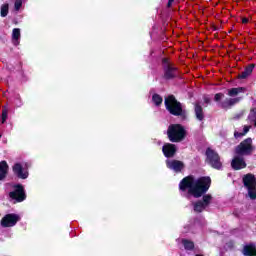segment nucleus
Masks as SVG:
<instances>
[{
  "label": "nucleus",
  "instance_id": "nucleus-1",
  "mask_svg": "<svg viewBox=\"0 0 256 256\" xmlns=\"http://www.w3.org/2000/svg\"><path fill=\"white\" fill-rule=\"evenodd\" d=\"M210 188L211 177L209 176H201L198 179H195V176L188 175L179 183V190L182 191V193L188 191V195H192L194 199L202 197V200H197L192 204L194 213H203L207 207L211 205L213 196L211 194H207V191H209Z\"/></svg>",
  "mask_w": 256,
  "mask_h": 256
},
{
  "label": "nucleus",
  "instance_id": "nucleus-2",
  "mask_svg": "<svg viewBox=\"0 0 256 256\" xmlns=\"http://www.w3.org/2000/svg\"><path fill=\"white\" fill-rule=\"evenodd\" d=\"M166 110L174 117H180L182 121L187 120V110L183 109V104L177 100L175 95L170 94L164 99Z\"/></svg>",
  "mask_w": 256,
  "mask_h": 256
},
{
  "label": "nucleus",
  "instance_id": "nucleus-3",
  "mask_svg": "<svg viewBox=\"0 0 256 256\" xmlns=\"http://www.w3.org/2000/svg\"><path fill=\"white\" fill-rule=\"evenodd\" d=\"M167 137L170 143H181L187 137V130L181 124H170L167 129Z\"/></svg>",
  "mask_w": 256,
  "mask_h": 256
},
{
  "label": "nucleus",
  "instance_id": "nucleus-4",
  "mask_svg": "<svg viewBox=\"0 0 256 256\" xmlns=\"http://www.w3.org/2000/svg\"><path fill=\"white\" fill-rule=\"evenodd\" d=\"M221 99L224 100L221 101ZM242 99L243 97L225 98V94L221 92L214 95L215 103L218 104L220 109H224L225 111L231 109L232 107H234V105H237V103H240Z\"/></svg>",
  "mask_w": 256,
  "mask_h": 256
},
{
  "label": "nucleus",
  "instance_id": "nucleus-5",
  "mask_svg": "<svg viewBox=\"0 0 256 256\" xmlns=\"http://www.w3.org/2000/svg\"><path fill=\"white\" fill-rule=\"evenodd\" d=\"M162 69L165 81H172V79L179 77V68L172 64L169 58H162Z\"/></svg>",
  "mask_w": 256,
  "mask_h": 256
},
{
  "label": "nucleus",
  "instance_id": "nucleus-6",
  "mask_svg": "<svg viewBox=\"0 0 256 256\" xmlns=\"http://www.w3.org/2000/svg\"><path fill=\"white\" fill-rule=\"evenodd\" d=\"M206 160L205 162L212 167V169H216L217 171H221L223 169V162L221 161V156L219 153L210 147L206 149L205 152Z\"/></svg>",
  "mask_w": 256,
  "mask_h": 256
},
{
  "label": "nucleus",
  "instance_id": "nucleus-7",
  "mask_svg": "<svg viewBox=\"0 0 256 256\" xmlns=\"http://www.w3.org/2000/svg\"><path fill=\"white\" fill-rule=\"evenodd\" d=\"M242 182L248 191V197H250L253 201L256 199V177L248 173L242 177Z\"/></svg>",
  "mask_w": 256,
  "mask_h": 256
},
{
  "label": "nucleus",
  "instance_id": "nucleus-8",
  "mask_svg": "<svg viewBox=\"0 0 256 256\" xmlns=\"http://www.w3.org/2000/svg\"><path fill=\"white\" fill-rule=\"evenodd\" d=\"M255 151V146H253V139L246 138L234 149L236 155H251Z\"/></svg>",
  "mask_w": 256,
  "mask_h": 256
},
{
  "label": "nucleus",
  "instance_id": "nucleus-9",
  "mask_svg": "<svg viewBox=\"0 0 256 256\" xmlns=\"http://www.w3.org/2000/svg\"><path fill=\"white\" fill-rule=\"evenodd\" d=\"M14 190L9 192V198L16 203H23L27 199V194L25 193V187L23 184H16L13 186Z\"/></svg>",
  "mask_w": 256,
  "mask_h": 256
},
{
  "label": "nucleus",
  "instance_id": "nucleus-10",
  "mask_svg": "<svg viewBox=\"0 0 256 256\" xmlns=\"http://www.w3.org/2000/svg\"><path fill=\"white\" fill-rule=\"evenodd\" d=\"M20 217L17 214H6L2 219H1V226L2 227H15L17 223L20 221Z\"/></svg>",
  "mask_w": 256,
  "mask_h": 256
},
{
  "label": "nucleus",
  "instance_id": "nucleus-11",
  "mask_svg": "<svg viewBox=\"0 0 256 256\" xmlns=\"http://www.w3.org/2000/svg\"><path fill=\"white\" fill-rule=\"evenodd\" d=\"M12 172L17 179H27L29 177V171L25 170L23 168V165L21 163H15L12 166Z\"/></svg>",
  "mask_w": 256,
  "mask_h": 256
},
{
  "label": "nucleus",
  "instance_id": "nucleus-12",
  "mask_svg": "<svg viewBox=\"0 0 256 256\" xmlns=\"http://www.w3.org/2000/svg\"><path fill=\"white\" fill-rule=\"evenodd\" d=\"M162 153L167 159H171L177 155V146L173 143H165L162 146Z\"/></svg>",
  "mask_w": 256,
  "mask_h": 256
},
{
  "label": "nucleus",
  "instance_id": "nucleus-13",
  "mask_svg": "<svg viewBox=\"0 0 256 256\" xmlns=\"http://www.w3.org/2000/svg\"><path fill=\"white\" fill-rule=\"evenodd\" d=\"M166 166L174 173H181L185 169V163L181 160H166Z\"/></svg>",
  "mask_w": 256,
  "mask_h": 256
},
{
  "label": "nucleus",
  "instance_id": "nucleus-14",
  "mask_svg": "<svg viewBox=\"0 0 256 256\" xmlns=\"http://www.w3.org/2000/svg\"><path fill=\"white\" fill-rule=\"evenodd\" d=\"M231 167L234 171H240V169H245V167H247V163H245L243 158L237 156L232 160Z\"/></svg>",
  "mask_w": 256,
  "mask_h": 256
},
{
  "label": "nucleus",
  "instance_id": "nucleus-15",
  "mask_svg": "<svg viewBox=\"0 0 256 256\" xmlns=\"http://www.w3.org/2000/svg\"><path fill=\"white\" fill-rule=\"evenodd\" d=\"M9 173V164L7 161H0V181H5L7 179V175Z\"/></svg>",
  "mask_w": 256,
  "mask_h": 256
},
{
  "label": "nucleus",
  "instance_id": "nucleus-16",
  "mask_svg": "<svg viewBox=\"0 0 256 256\" xmlns=\"http://www.w3.org/2000/svg\"><path fill=\"white\" fill-rule=\"evenodd\" d=\"M194 113L197 121H204L205 112L203 111V106L199 103L194 104Z\"/></svg>",
  "mask_w": 256,
  "mask_h": 256
},
{
  "label": "nucleus",
  "instance_id": "nucleus-17",
  "mask_svg": "<svg viewBox=\"0 0 256 256\" xmlns=\"http://www.w3.org/2000/svg\"><path fill=\"white\" fill-rule=\"evenodd\" d=\"M242 253L244 256H255L256 246L255 244H247L244 246Z\"/></svg>",
  "mask_w": 256,
  "mask_h": 256
},
{
  "label": "nucleus",
  "instance_id": "nucleus-18",
  "mask_svg": "<svg viewBox=\"0 0 256 256\" xmlns=\"http://www.w3.org/2000/svg\"><path fill=\"white\" fill-rule=\"evenodd\" d=\"M253 69H255V64H250L244 71L238 74V79H247V77L253 73Z\"/></svg>",
  "mask_w": 256,
  "mask_h": 256
},
{
  "label": "nucleus",
  "instance_id": "nucleus-19",
  "mask_svg": "<svg viewBox=\"0 0 256 256\" xmlns=\"http://www.w3.org/2000/svg\"><path fill=\"white\" fill-rule=\"evenodd\" d=\"M247 89L245 87H237L228 89V97H237L240 93H245Z\"/></svg>",
  "mask_w": 256,
  "mask_h": 256
},
{
  "label": "nucleus",
  "instance_id": "nucleus-20",
  "mask_svg": "<svg viewBox=\"0 0 256 256\" xmlns=\"http://www.w3.org/2000/svg\"><path fill=\"white\" fill-rule=\"evenodd\" d=\"M182 245L186 251H193L195 249V243L188 239H182Z\"/></svg>",
  "mask_w": 256,
  "mask_h": 256
},
{
  "label": "nucleus",
  "instance_id": "nucleus-21",
  "mask_svg": "<svg viewBox=\"0 0 256 256\" xmlns=\"http://www.w3.org/2000/svg\"><path fill=\"white\" fill-rule=\"evenodd\" d=\"M152 102L156 107H161L163 105V97L161 95L155 93L152 95Z\"/></svg>",
  "mask_w": 256,
  "mask_h": 256
},
{
  "label": "nucleus",
  "instance_id": "nucleus-22",
  "mask_svg": "<svg viewBox=\"0 0 256 256\" xmlns=\"http://www.w3.org/2000/svg\"><path fill=\"white\" fill-rule=\"evenodd\" d=\"M1 17H7L9 15V4H3L0 11Z\"/></svg>",
  "mask_w": 256,
  "mask_h": 256
},
{
  "label": "nucleus",
  "instance_id": "nucleus-23",
  "mask_svg": "<svg viewBox=\"0 0 256 256\" xmlns=\"http://www.w3.org/2000/svg\"><path fill=\"white\" fill-rule=\"evenodd\" d=\"M21 37V29L14 28L12 31V39L14 41H19V38Z\"/></svg>",
  "mask_w": 256,
  "mask_h": 256
},
{
  "label": "nucleus",
  "instance_id": "nucleus-24",
  "mask_svg": "<svg viewBox=\"0 0 256 256\" xmlns=\"http://www.w3.org/2000/svg\"><path fill=\"white\" fill-rule=\"evenodd\" d=\"M9 115V110L7 108L2 109V124L7 121V117Z\"/></svg>",
  "mask_w": 256,
  "mask_h": 256
},
{
  "label": "nucleus",
  "instance_id": "nucleus-25",
  "mask_svg": "<svg viewBox=\"0 0 256 256\" xmlns=\"http://www.w3.org/2000/svg\"><path fill=\"white\" fill-rule=\"evenodd\" d=\"M21 7H23V1L22 0H17L14 4V8L16 11H19V9H21Z\"/></svg>",
  "mask_w": 256,
  "mask_h": 256
},
{
  "label": "nucleus",
  "instance_id": "nucleus-26",
  "mask_svg": "<svg viewBox=\"0 0 256 256\" xmlns=\"http://www.w3.org/2000/svg\"><path fill=\"white\" fill-rule=\"evenodd\" d=\"M245 134L243 132H234L235 139H239V137H244Z\"/></svg>",
  "mask_w": 256,
  "mask_h": 256
},
{
  "label": "nucleus",
  "instance_id": "nucleus-27",
  "mask_svg": "<svg viewBox=\"0 0 256 256\" xmlns=\"http://www.w3.org/2000/svg\"><path fill=\"white\" fill-rule=\"evenodd\" d=\"M249 129L250 127L249 126H244V129H243V135H247V133H249Z\"/></svg>",
  "mask_w": 256,
  "mask_h": 256
},
{
  "label": "nucleus",
  "instance_id": "nucleus-28",
  "mask_svg": "<svg viewBox=\"0 0 256 256\" xmlns=\"http://www.w3.org/2000/svg\"><path fill=\"white\" fill-rule=\"evenodd\" d=\"M174 2H175V0H168V3H167L168 9L172 7Z\"/></svg>",
  "mask_w": 256,
  "mask_h": 256
},
{
  "label": "nucleus",
  "instance_id": "nucleus-29",
  "mask_svg": "<svg viewBox=\"0 0 256 256\" xmlns=\"http://www.w3.org/2000/svg\"><path fill=\"white\" fill-rule=\"evenodd\" d=\"M242 23L246 25V23H249V18H242Z\"/></svg>",
  "mask_w": 256,
  "mask_h": 256
},
{
  "label": "nucleus",
  "instance_id": "nucleus-30",
  "mask_svg": "<svg viewBox=\"0 0 256 256\" xmlns=\"http://www.w3.org/2000/svg\"><path fill=\"white\" fill-rule=\"evenodd\" d=\"M204 103H206L207 105H209V103H211V99H209V98H204Z\"/></svg>",
  "mask_w": 256,
  "mask_h": 256
},
{
  "label": "nucleus",
  "instance_id": "nucleus-31",
  "mask_svg": "<svg viewBox=\"0 0 256 256\" xmlns=\"http://www.w3.org/2000/svg\"><path fill=\"white\" fill-rule=\"evenodd\" d=\"M1 137H3V134L0 132V139H1Z\"/></svg>",
  "mask_w": 256,
  "mask_h": 256
},
{
  "label": "nucleus",
  "instance_id": "nucleus-32",
  "mask_svg": "<svg viewBox=\"0 0 256 256\" xmlns=\"http://www.w3.org/2000/svg\"><path fill=\"white\" fill-rule=\"evenodd\" d=\"M214 31H217V27H214Z\"/></svg>",
  "mask_w": 256,
  "mask_h": 256
},
{
  "label": "nucleus",
  "instance_id": "nucleus-33",
  "mask_svg": "<svg viewBox=\"0 0 256 256\" xmlns=\"http://www.w3.org/2000/svg\"><path fill=\"white\" fill-rule=\"evenodd\" d=\"M255 126H256V123H255Z\"/></svg>",
  "mask_w": 256,
  "mask_h": 256
}]
</instances>
